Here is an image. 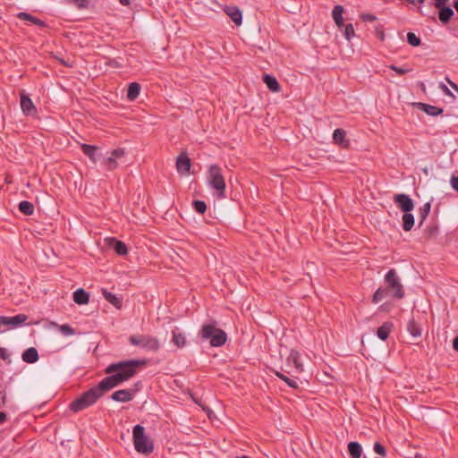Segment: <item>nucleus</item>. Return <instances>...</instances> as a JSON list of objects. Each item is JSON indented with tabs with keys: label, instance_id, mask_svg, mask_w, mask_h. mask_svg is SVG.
<instances>
[{
	"label": "nucleus",
	"instance_id": "19",
	"mask_svg": "<svg viewBox=\"0 0 458 458\" xmlns=\"http://www.w3.org/2000/svg\"><path fill=\"white\" fill-rule=\"evenodd\" d=\"M73 301L79 305L87 304L89 301V294L82 288H79L73 293Z\"/></svg>",
	"mask_w": 458,
	"mask_h": 458
},
{
	"label": "nucleus",
	"instance_id": "46",
	"mask_svg": "<svg viewBox=\"0 0 458 458\" xmlns=\"http://www.w3.org/2000/svg\"><path fill=\"white\" fill-rule=\"evenodd\" d=\"M390 310V304L389 303H383L378 307V311L380 312H387Z\"/></svg>",
	"mask_w": 458,
	"mask_h": 458
},
{
	"label": "nucleus",
	"instance_id": "8",
	"mask_svg": "<svg viewBox=\"0 0 458 458\" xmlns=\"http://www.w3.org/2000/svg\"><path fill=\"white\" fill-rule=\"evenodd\" d=\"M125 156L124 148L113 149L109 156L106 157L103 161V165L106 170H114L119 165V161Z\"/></svg>",
	"mask_w": 458,
	"mask_h": 458
},
{
	"label": "nucleus",
	"instance_id": "18",
	"mask_svg": "<svg viewBox=\"0 0 458 458\" xmlns=\"http://www.w3.org/2000/svg\"><path fill=\"white\" fill-rule=\"evenodd\" d=\"M346 132L343 129H336L333 133V141L335 144H337L341 147H347L349 145V141L345 138Z\"/></svg>",
	"mask_w": 458,
	"mask_h": 458
},
{
	"label": "nucleus",
	"instance_id": "56",
	"mask_svg": "<svg viewBox=\"0 0 458 458\" xmlns=\"http://www.w3.org/2000/svg\"><path fill=\"white\" fill-rule=\"evenodd\" d=\"M454 7L455 8L456 12L458 13V0L454 3Z\"/></svg>",
	"mask_w": 458,
	"mask_h": 458
},
{
	"label": "nucleus",
	"instance_id": "38",
	"mask_svg": "<svg viewBox=\"0 0 458 458\" xmlns=\"http://www.w3.org/2000/svg\"><path fill=\"white\" fill-rule=\"evenodd\" d=\"M192 205L196 212L199 214L206 212L207 205L203 200H195L193 201Z\"/></svg>",
	"mask_w": 458,
	"mask_h": 458
},
{
	"label": "nucleus",
	"instance_id": "51",
	"mask_svg": "<svg viewBox=\"0 0 458 458\" xmlns=\"http://www.w3.org/2000/svg\"><path fill=\"white\" fill-rule=\"evenodd\" d=\"M409 3L412 4H422L425 0H407Z\"/></svg>",
	"mask_w": 458,
	"mask_h": 458
},
{
	"label": "nucleus",
	"instance_id": "16",
	"mask_svg": "<svg viewBox=\"0 0 458 458\" xmlns=\"http://www.w3.org/2000/svg\"><path fill=\"white\" fill-rule=\"evenodd\" d=\"M171 342L177 348H182L187 344L186 335L184 333L181 331L179 327H174L172 330V339Z\"/></svg>",
	"mask_w": 458,
	"mask_h": 458
},
{
	"label": "nucleus",
	"instance_id": "28",
	"mask_svg": "<svg viewBox=\"0 0 458 458\" xmlns=\"http://www.w3.org/2000/svg\"><path fill=\"white\" fill-rule=\"evenodd\" d=\"M403 228L404 231L409 232L412 229L415 224V218L410 212L404 213L403 217Z\"/></svg>",
	"mask_w": 458,
	"mask_h": 458
},
{
	"label": "nucleus",
	"instance_id": "44",
	"mask_svg": "<svg viewBox=\"0 0 458 458\" xmlns=\"http://www.w3.org/2000/svg\"><path fill=\"white\" fill-rule=\"evenodd\" d=\"M6 324L4 320V316H0V334L6 332Z\"/></svg>",
	"mask_w": 458,
	"mask_h": 458
},
{
	"label": "nucleus",
	"instance_id": "7",
	"mask_svg": "<svg viewBox=\"0 0 458 458\" xmlns=\"http://www.w3.org/2000/svg\"><path fill=\"white\" fill-rule=\"evenodd\" d=\"M129 343L133 346H138L148 352H157L161 346L159 340L156 336L150 335H131Z\"/></svg>",
	"mask_w": 458,
	"mask_h": 458
},
{
	"label": "nucleus",
	"instance_id": "42",
	"mask_svg": "<svg viewBox=\"0 0 458 458\" xmlns=\"http://www.w3.org/2000/svg\"><path fill=\"white\" fill-rule=\"evenodd\" d=\"M450 184L452 188L458 192V175H453L450 179Z\"/></svg>",
	"mask_w": 458,
	"mask_h": 458
},
{
	"label": "nucleus",
	"instance_id": "50",
	"mask_svg": "<svg viewBox=\"0 0 458 458\" xmlns=\"http://www.w3.org/2000/svg\"><path fill=\"white\" fill-rule=\"evenodd\" d=\"M7 415L5 412L0 411V424H3L6 420Z\"/></svg>",
	"mask_w": 458,
	"mask_h": 458
},
{
	"label": "nucleus",
	"instance_id": "31",
	"mask_svg": "<svg viewBox=\"0 0 458 458\" xmlns=\"http://www.w3.org/2000/svg\"><path fill=\"white\" fill-rule=\"evenodd\" d=\"M110 246L114 250V251L118 255H125V254H127V251H128L127 246L125 245L124 242H123L121 241H117L115 239H113L111 241Z\"/></svg>",
	"mask_w": 458,
	"mask_h": 458
},
{
	"label": "nucleus",
	"instance_id": "3",
	"mask_svg": "<svg viewBox=\"0 0 458 458\" xmlns=\"http://www.w3.org/2000/svg\"><path fill=\"white\" fill-rule=\"evenodd\" d=\"M109 391L107 387L101 386V381L96 386L84 392L77 399L70 403V409L73 412L83 411L94 403L106 392Z\"/></svg>",
	"mask_w": 458,
	"mask_h": 458
},
{
	"label": "nucleus",
	"instance_id": "20",
	"mask_svg": "<svg viewBox=\"0 0 458 458\" xmlns=\"http://www.w3.org/2000/svg\"><path fill=\"white\" fill-rule=\"evenodd\" d=\"M21 358L27 363H34L38 360V352L36 348L30 347L23 352Z\"/></svg>",
	"mask_w": 458,
	"mask_h": 458
},
{
	"label": "nucleus",
	"instance_id": "53",
	"mask_svg": "<svg viewBox=\"0 0 458 458\" xmlns=\"http://www.w3.org/2000/svg\"><path fill=\"white\" fill-rule=\"evenodd\" d=\"M440 88L446 93V94H450V90L444 84V83H441L440 85Z\"/></svg>",
	"mask_w": 458,
	"mask_h": 458
},
{
	"label": "nucleus",
	"instance_id": "12",
	"mask_svg": "<svg viewBox=\"0 0 458 458\" xmlns=\"http://www.w3.org/2000/svg\"><path fill=\"white\" fill-rule=\"evenodd\" d=\"M136 392L135 389L117 390L112 394L111 399L114 402L127 403L134 398Z\"/></svg>",
	"mask_w": 458,
	"mask_h": 458
},
{
	"label": "nucleus",
	"instance_id": "52",
	"mask_svg": "<svg viewBox=\"0 0 458 458\" xmlns=\"http://www.w3.org/2000/svg\"><path fill=\"white\" fill-rule=\"evenodd\" d=\"M453 348L458 352V335L453 341Z\"/></svg>",
	"mask_w": 458,
	"mask_h": 458
},
{
	"label": "nucleus",
	"instance_id": "49",
	"mask_svg": "<svg viewBox=\"0 0 458 458\" xmlns=\"http://www.w3.org/2000/svg\"><path fill=\"white\" fill-rule=\"evenodd\" d=\"M5 403V394L3 391H0V408H2Z\"/></svg>",
	"mask_w": 458,
	"mask_h": 458
},
{
	"label": "nucleus",
	"instance_id": "40",
	"mask_svg": "<svg viewBox=\"0 0 458 458\" xmlns=\"http://www.w3.org/2000/svg\"><path fill=\"white\" fill-rule=\"evenodd\" d=\"M373 450L376 454L386 456V448L378 442H376L373 445Z\"/></svg>",
	"mask_w": 458,
	"mask_h": 458
},
{
	"label": "nucleus",
	"instance_id": "13",
	"mask_svg": "<svg viewBox=\"0 0 458 458\" xmlns=\"http://www.w3.org/2000/svg\"><path fill=\"white\" fill-rule=\"evenodd\" d=\"M27 319L28 317L25 314H18L13 317L4 316L7 331L21 327Z\"/></svg>",
	"mask_w": 458,
	"mask_h": 458
},
{
	"label": "nucleus",
	"instance_id": "48",
	"mask_svg": "<svg viewBox=\"0 0 458 458\" xmlns=\"http://www.w3.org/2000/svg\"><path fill=\"white\" fill-rule=\"evenodd\" d=\"M448 0H434V5L437 7V8H442L444 7V5L445 4V3L447 2Z\"/></svg>",
	"mask_w": 458,
	"mask_h": 458
},
{
	"label": "nucleus",
	"instance_id": "1",
	"mask_svg": "<svg viewBox=\"0 0 458 458\" xmlns=\"http://www.w3.org/2000/svg\"><path fill=\"white\" fill-rule=\"evenodd\" d=\"M144 360H128L109 364L105 369L111 374L101 380V386L109 390L131 378L140 366H144Z\"/></svg>",
	"mask_w": 458,
	"mask_h": 458
},
{
	"label": "nucleus",
	"instance_id": "2",
	"mask_svg": "<svg viewBox=\"0 0 458 458\" xmlns=\"http://www.w3.org/2000/svg\"><path fill=\"white\" fill-rule=\"evenodd\" d=\"M385 287L377 288L372 297L373 303H378L382 300L390 297L394 299H403L404 297V288L401 279L394 269H390L384 276Z\"/></svg>",
	"mask_w": 458,
	"mask_h": 458
},
{
	"label": "nucleus",
	"instance_id": "55",
	"mask_svg": "<svg viewBox=\"0 0 458 458\" xmlns=\"http://www.w3.org/2000/svg\"><path fill=\"white\" fill-rule=\"evenodd\" d=\"M449 83H450L451 87H453L455 89H458V87H457V85L455 83H454V82H452L450 81H449Z\"/></svg>",
	"mask_w": 458,
	"mask_h": 458
},
{
	"label": "nucleus",
	"instance_id": "45",
	"mask_svg": "<svg viewBox=\"0 0 458 458\" xmlns=\"http://www.w3.org/2000/svg\"><path fill=\"white\" fill-rule=\"evenodd\" d=\"M9 357H10V354L7 352V350L5 348L0 347V358L3 359L4 360H6L9 359Z\"/></svg>",
	"mask_w": 458,
	"mask_h": 458
},
{
	"label": "nucleus",
	"instance_id": "26",
	"mask_svg": "<svg viewBox=\"0 0 458 458\" xmlns=\"http://www.w3.org/2000/svg\"><path fill=\"white\" fill-rule=\"evenodd\" d=\"M140 92V85L137 82H131L128 86L127 98L129 100H135Z\"/></svg>",
	"mask_w": 458,
	"mask_h": 458
},
{
	"label": "nucleus",
	"instance_id": "30",
	"mask_svg": "<svg viewBox=\"0 0 458 458\" xmlns=\"http://www.w3.org/2000/svg\"><path fill=\"white\" fill-rule=\"evenodd\" d=\"M439 9H440V12H439L438 17H439L440 21L443 23H447L450 21V19L452 18V16L454 15L453 9L449 6H444Z\"/></svg>",
	"mask_w": 458,
	"mask_h": 458
},
{
	"label": "nucleus",
	"instance_id": "25",
	"mask_svg": "<svg viewBox=\"0 0 458 458\" xmlns=\"http://www.w3.org/2000/svg\"><path fill=\"white\" fill-rule=\"evenodd\" d=\"M348 453L351 458H360L362 454V446L355 441L348 444Z\"/></svg>",
	"mask_w": 458,
	"mask_h": 458
},
{
	"label": "nucleus",
	"instance_id": "23",
	"mask_svg": "<svg viewBox=\"0 0 458 458\" xmlns=\"http://www.w3.org/2000/svg\"><path fill=\"white\" fill-rule=\"evenodd\" d=\"M263 81L272 92H278L280 90V85L276 77L270 74H265L263 76Z\"/></svg>",
	"mask_w": 458,
	"mask_h": 458
},
{
	"label": "nucleus",
	"instance_id": "10",
	"mask_svg": "<svg viewBox=\"0 0 458 458\" xmlns=\"http://www.w3.org/2000/svg\"><path fill=\"white\" fill-rule=\"evenodd\" d=\"M285 366L293 368L295 373H301L304 371V366L301 361V353L295 350H291L289 355L285 360Z\"/></svg>",
	"mask_w": 458,
	"mask_h": 458
},
{
	"label": "nucleus",
	"instance_id": "41",
	"mask_svg": "<svg viewBox=\"0 0 458 458\" xmlns=\"http://www.w3.org/2000/svg\"><path fill=\"white\" fill-rule=\"evenodd\" d=\"M74 3L80 9H84L89 7L90 0H74Z\"/></svg>",
	"mask_w": 458,
	"mask_h": 458
},
{
	"label": "nucleus",
	"instance_id": "57",
	"mask_svg": "<svg viewBox=\"0 0 458 458\" xmlns=\"http://www.w3.org/2000/svg\"><path fill=\"white\" fill-rule=\"evenodd\" d=\"M236 458H250V457H249V456H247V455H242V456L236 457Z\"/></svg>",
	"mask_w": 458,
	"mask_h": 458
},
{
	"label": "nucleus",
	"instance_id": "22",
	"mask_svg": "<svg viewBox=\"0 0 458 458\" xmlns=\"http://www.w3.org/2000/svg\"><path fill=\"white\" fill-rule=\"evenodd\" d=\"M343 13H344V7L340 4L335 5L332 11L333 20H334L335 23L336 24V26L339 28L344 26Z\"/></svg>",
	"mask_w": 458,
	"mask_h": 458
},
{
	"label": "nucleus",
	"instance_id": "14",
	"mask_svg": "<svg viewBox=\"0 0 458 458\" xmlns=\"http://www.w3.org/2000/svg\"><path fill=\"white\" fill-rule=\"evenodd\" d=\"M82 152L94 163L96 164L99 159L101 154L98 147L95 145H89L86 143L81 144Z\"/></svg>",
	"mask_w": 458,
	"mask_h": 458
},
{
	"label": "nucleus",
	"instance_id": "17",
	"mask_svg": "<svg viewBox=\"0 0 458 458\" xmlns=\"http://www.w3.org/2000/svg\"><path fill=\"white\" fill-rule=\"evenodd\" d=\"M225 13L231 18V20L236 24L241 25L242 22V14L240 9L236 6H226L225 8Z\"/></svg>",
	"mask_w": 458,
	"mask_h": 458
},
{
	"label": "nucleus",
	"instance_id": "21",
	"mask_svg": "<svg viewBox=\"0 0 458 458\" xmlns=\"http://www.w3.org/2000/svg\"><path fill=\"white\" fill-rule=\"evenodd\" d=\"M418 105L421 111L425 112L427 114L430 116H437L443 113L442 108H439L429 104L419 103Z\"/></svg>",
	"mask_w": 458,
	"mask_h": 458
},
{
	"label": "nucleus",
	"instance_id": "35",
	"mask_svg": "<svg viewBox=\"0 0 458 458\" xmlns=\"http://www.w3.org/2000/svg\"><path fill=\"white\" fill-rule=\"evenodd\" d=\"M431 205L429 202L425 203L420 208V224L423 223V221L427 218L430 212Z\"/></svg>",
	"mask_w": 458,
	"mask_h": 458
},
{
	"label": "nucleus",
	"instance_id": "6",
	"mask_svg": "<svg viewBox=\"0 0 458 458\" xmlns=\"http://www.w3.org/2000/svg\"><path fill=\"white\" fill-rule=\"evenodd\" d=\"M132 438L135 450L142 454H149L154 451L153 441L146 435L145 428L140 424L134 426Z\"/></svg>",
	"mask_w": 458,
	"mask_h": 458
},
{
	"label": "nucleus",
	"instance_id": "39",
	"mask_svg": "<svg viewBox=\"0 0 458 458\" xmlns=\"http://www.w3.org/2000/svg\"><path fill=\"white\" fill-rule=\"evenodd\" d=\"M343 27H344V36H345V38L348 40H350L352 38V37L354 36V29H353L352 24H351V23L344 24V23Z\"/></svg>",
	"mask_w": 458,
	"mask_h": 458
},
{
	"label": "nucleus",
	"instance_id": "37",
	"mask_svg": "<svg viewBox=\"0 0 458 458\" xmlns=\"http://www.w3.org/2000/svg\"><path fill=\"white\" fill-rule=\"evenodd\" d=\"M59 331L64 336H70L75 334V330L68 324H64L60 326Z\"/></svg>",
	"mask_w": 458,
	"mask_h": 458
},
{
	"label": "nucleus",
	"instance_id": "15",
	"mask_svg": "<svg viewBox=\"0 0 458 458\" xmlns=\"http://www.w3.org/2000/svg\"><path fill=\"white\" fill-rule=\"evenodd\" d=\"M176 168L177 172L181 175H186L189 174L191 168V160L186 154L182 153L177 157Z\"/></svg>",
	"mask_w": 458,
	"mask_h": 458
},
{
	"label": "nucleus",
	"instance_id": "54",
	"mask_svg": "<svg viewBox=\"0 0 458 458\" xmlns=\"http://www.w3.org/2000/svg\"><path fill=\"white\" fill-rule=\"evenodd\" d=\"M120 3H121L123 5H126V4H129V0H120Z\"/></svg>",
	"mask_w": 458,
	"mask_h": 458
},
{
	"label": "nucleus",
	"instance_id": "11",
	"mask_svg": "<svg viewBox=\"0 0 458 458\" xmlns=\"http://www.w3.org/2000/svg\"><path fill=\"white\" fill-rule=\"evenodd\" d=\"M394 200L398 208L404 213L411 212L414 208V202L407 194H396L394 197Z\"/></svg>",
	"mask_w": 458,
	"mask_h": 458
},
{
	"label": "nucleus",
	"instance_id": "24",
	"mask_svg": "<svg viewBox=\"0 0 458 458\" xmlns=\"http://www.w3.org/2000/svg\"><path fill=\"white\" fill-rule=\"evenodd\" d=\"M394 325L391 322H385L381 327H379L377 330V337L385 341L387 339Z\"/></svg>",
	"mask_w": 458,
	"mask_h": 458
},
{
	"label": "nucleus",
	"instance_id": "9",
	"mask_svg": "<svg viewBox=\"0 0 458 458\" xmlns=\"http://www.w3.org/2000/svg\"><path fill=\"white\" fill-rule=\"evenodd\" d=\"M20 98V106L22 114L27 117H38V108L32 99L25 93H21Z\"/></svg>",
	"mask_w": 458,
	"mask_h": 458
},
{
	"label": "nucleus",
	"instance_id": "27",
	"mask_svg": "<svg viewBox=\"0 0 458 458\" xmlns=\"http://www.w3.org/2000/svg\"><path fill=\"white\" fill-rule=\"evenodd\" d=\"M276 376L282 379L284 382H285V384L291 387V388H293V389H296L299 387V382L296 378H293V377H290L288 376H286L284 372L282 371H276Z\"/></svg>",
	"mask_w": 458,
	"mask_h": 458
},
{
	"label": "nucleus",
	"instance_id": "5",
	"mask_svg": "<svg viewBox=\"0 0 458 458\" xmlns=\"http://www.w3.org/2000/svg\"><path fill=\"white\" fill-rule=\"evenodd\" d=\"M206 184L216 191L219 199L225 198V182L222 169L217 165H210L206 174Z\"/></svg>",
	"mask_w": 458,
	"mask_h": 458
},
{
	"label": "nucleus",
	"instance_id": "4",
	"mask_svg": "<svg viewBox=\"0 0 458 458\" xmlns=\"http://www.w3.org/2000/svg\"><path fill=\"white\" fill-rule=\"evenodd\" d=\"M199 336L202 341H209L211 347H220L227 340L226 333L216 327V322L205 323L199 331Z\"/></svg>",
	"mask_w": 458,
	"mask_h": 458
},
{
	"label": "nucleus",
	"instance_id": "47",
	"mask_svg": "<svg viewBox=\"0 0 458 458\" xmlns=\"http://www.w3.org/2000/svg\"><path fill=\"white\" fill-rule=\"evenodd\" d=\"M391 69L395 71L398 74H404L408 72L407 69L397 67V66H391Z\"/></svg>",
	"mask_w": 458,
	"mask_h": 458
},
{
	"label": "nucleus",
	"instance_id": "43",
	"mask_svg": "<svg viewBox=\"0 0 458 458\" xmlns=\"http://www.w3.org/2000/svg\"><path fill=\"white\" fill-rule=\"evenodd\" d=\"M361 19L364 21H374L377 20V17L374 15V14H371V13H365V14H362L361 15Z\"/></svg>",
	"mask_w": 458,
	"mask_h": 458
},
{
	"label": "nucleus",
	"instance_id": "36",
	"mask_svg": "<svg viewBox=\"0 0 458 458\" xmlns=\"http://www.w3.org/2000/svg\"><path fill=\"white\" fill-rule=\"evenodd\" d=\"M407 41L412 47H419L421 43L420 38L413 32L407 33Z\"/></svg>",
	"mask_w": 458,
	"mask_h": 458
},
{
	"label": "nucleus",
	"instance_id": "32",
	"mask_svg": "<svg viewBox=\"0 0 458 458\" xmlns=\"http://www.w3.org/2000/svg\"><path fill=\"white\" fill-rule=\"evenodd\" d=\"M19 210L25 215L30 216L34 213V206L30 201L22 200L19 203Z\"/></svg>",
	"mask_w": 458,
	"mask_h": 458
},
{
	"label": "nucleus",
	"instance_id": "33",
	"mask_svg": "<svg viewBox=\"0 0 458 458\" xmlns=\"http://www.w3.org/2000/svg\"><path fill=\"white\" fill-rule=\"evenodd\" d=\"M17 17L21 20L30 21L31 23H34L36 25H44V22L42 21L25 12L19 13Z\"/></svg>",
	"mask_w": 458,
	"mask_h": 458
},
{
	"label": "nucleus",
	"instance_id": "29",
	"mask_svg": "<svg viewBox=\"0 0 458 458\" xmlns=\"http://www.w3.org/2000/svg\"><path fill=\"white\" fill-rule=\"evenodd\" d=\"M102 293H103V295H104L105 299L109 303H111L112 305H114L116 308H120L121 307V305H122V299L120 297L116 296L115 294H113L112 293L108 292L106 289H103Z\"/></svg>",
	"mask_w": 458,
	"mask_h": 458
},
{
	"label": "nucleus",
	"instance_id": "34",
	"mask_svg": "<svg viewBox=\"0 0 458 458\" xmlns=\"http://www.w3.org/2000/svg\"><path fill=\"white\" fill-rule=\"evenodd\" d=\"M407 330L413 337H418L421 335V329L414 320L408 323Z\"/></svg>",
	"mask_w": 458,
	"mask_h": 458
}]
</instances>
